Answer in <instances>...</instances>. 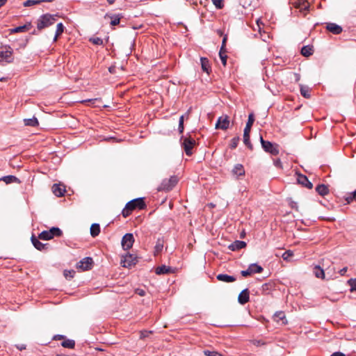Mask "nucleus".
<instances>
[{"label": "nucleus", "mask_w": 356, "mask_h": 356, "mask_svg": "<svg viewBox=\"0 0 356 356\" xmlns=\"http://www.w3.org/2000/svg\"><path fill=\"white\" fill-rule=\"evenodd\" d=\"M109 4H113L115 2V0H107Z\"/></svg>", "instance_id": "63"}, {"label": "nucleus", "mask_w": 356, "mask_h": 356, "mask_svg": "<svg viewBox=\"0 0 356 356\" xmlns=\"http://www.w3.org/2000/svg\"><path fill=\"white\" fill-rule=\"evenodd\" d=\"M24 124L29 127H36L39 124L38 120L35 117L24 120Z\"/></svg>", "instance_id": "33"}, {"label": "nucleus", "mask_w": 356, "mask_h": 356, "mask_svg": "<svg viewBox=\"0 0 356 356\" xmlns=\"http://www.w3.org/2000/svg\"><path fill=\"white\" fill-rule=\"evenodd\" d=\"M273 164L277 168H282V163L280 159H274Z\"/></svg>", "instance_id": "48"}, {"label": "nucleus", "mask_w": 356, "mask_h": 356, "mask_svg": "<svg viewBox=\"0 0 356 356\" xmlns=\"http://www.w3.org/2000/svg\"><path fill=\"white\" fill-rule=\"evenodd\" d=\"M297 181L298 184H301L302 186H303L309 189H312L313 187L312 183L311 181H309V180L307 177V176H305L304 175H302V174L298 175Z\"/></svg>", "instance_id": "15"}, {"label": "nucleus", "mask_w": 356, "mask_h": 356, "mask_svg": "<svg viewBox=\"0 0 356 356\" xmlns=\"http://www.w3.org/2000/svg\"><path fill=\"white\" fill-rule=\"evenodd\" d=\"M38 238L41 239V240H44V241H47V240H50L51 239V235L50 234V232L49 230H44V231H42L39 235H38Z\"/></svg>", "instance_id": "36"}, {"label": "nucleus", "mask_w": 356, "mask_h": 356, "mask_svg": "<svg viewBox=\"0 0 356 356\" xmlns=\"http://www.w3.org/2000/svg\"><path fill=\"white\" fill-rule=\"evenodd\" d=\"M295 77H296L295 80H296V82H298V81H300V74H295Z\"/></svg>", "instance_id": "58"}, {"label": "nucleus", "mask_w": 356, "mask_h": 356, "mask_svg": "<svg viewBox=\"0 0 356 356\" xmlns=\"http://www.w3.org/2000/svg\"><path fill=\"white\" fill-rule=\"evenodd\" d=\"M276 317L278 318L279 320L284 321L285 320L284 313L282 312H277L275 314Z\"/></svg>", "instance_id": "50"}, {"label": "nucleus", "mask_w": 356, "mask_h": 356, "mask_svg": "<svg viewBox=\"0 0 356 356\" xmlns=\"http://www.w3.org/2000/svg\"><path fill=\"white\" fill-rule=\"evenodd\" d=\"M229 126V120L227 115L219 117L216 124V129L226 130Z\"/></svg>", "instance_id": "12"}, {"label": "nucleus", "mask_w": 356, "mask_h": 356, "mask_svg": "<svg viewBox=\"0 0 356 356\" xmlns=\"http://www.w3.org/2000/svg\"><path fill=\"white\" fill-rule=\"evenodd\" d=\"M108 71L111 72V73H114L115 72V67H110L108 68Z\"/></svg>", "instance_id": "59"}, {"label": "nucleus", "mask_w": 356, "mask_h": 356, "mask_svg": "<svg viewBox=\"0 0 356 356\" xmlns=\"http://www.w3.org/2000/svg\"><path fill=\"white\" fill-rule=\"evenodd\" d=\"M347 270H348V268L347 267H344L342 269H341L339 270V273L341 275H344L345 273L347 272Z\"/></svg>", "instance_id": "56"}, {"label": "nucleus", "mask_w": 356, "mask_h": 356, "mask_svg": "<svg viewBox=\"0 0 356 356\" xmlns=\"http://www.w3.org/2000/svg\"><path fill=\"white\" fill-rule=\"evenodd\" d=\"M56 356H69V355H57Z\"/></svg>", "instance_id": "64"}, {"label": "nucleus", "mask_w": 356, "mask_h": 356, "mask_svg": "<svg viewBox=\"0 0 356 356\" xmlns=\"http://www.w3.org/2000/svg\"><path fill=\"white\" fill-rule=\"evenodd\" d=\"M204 354L207 356H223L221 353L215 350H204Z\"/></svg>", "instance_id": "43"}, {"label": "nucleus", "mask_w": 356, "mask_h": 356, "mask_svg": "<svg viewBox=\"0 0 356 356\" xmlns=\"http://www.w3.org/2000/svg\"><path fill=\"white\" fill-rule=\"evenodd\" d=\"M232 173L233 175L236 176L237 179L240 177H243L245 174L243 165L240 163L236 164L232 170Z\"/></svg>", "instance_id": "14"}, {"label": "nucleus", "mask_w": 356, "mask_h": 356, "mask_svg": "<svg viewBox=\"0 0 356 356\" xmlns=\"http://www.w3.org/2000/svg\"><path fill=\"white\" fill-rule=\"evenodd\" d=\"M348 284L350 287V291H356V278H350L348 281Z\"/></svg>", "instance_id": "39"}, {"label": "nucleus", "mask_w": 356, "mask_h": 356, "mask_svg": "<svg viewBox=\"0 0 356 356\" xmlns=\"http://www.w3.org/2000/svg\"><path fill=\"white\" fill-rule=\"evenodd\" d=\"M177 182V177L176 176H171L169 179H165L162 181L158 187V191H170L175 186Z\"/></svg>", "instance_id": "5"}, {"label": "nucleus", "mask_w": 356, "mask_h": 356, "mask_svg": "<svg viewBox=\"0 0 356 356\" xmlns=\"http://www.w3.org/2000/svg\"><path fill=\"white\" fill-rule=\"evenodd\" d=\"M250 300V292L248 289H243L238 295V301L241 305H245Z\"/></svg>", "instance_id": "13"}, {"label": "nucleus", "mask_w": 356, "mask_h": 356, "mask_svg": "<svg viewBox=\"0 0 356 356\" xmlns=\"http://www.w3.org/2000/svg\"><path fill=\"white\" fill-rule=\"evenodd\" d=\"M264 268L257 264H251L249 265L248 269L241 271V274L243 277H248L254 273H261Z\"/></svg>", "instance_id": "7"}, {"label": "nucleus", "mask_w": 356, "mask_h": 356, "mask_svg": "<svg viewBox=\"0 0 356 356\" xmlns=\"http://www.w3.org/2000/svg\"><path fill=\"white\" fill-rule=\"evenodd\" d=\"M95 99H86V100H83L81 101L82 103H85V102H92V101H95Z\"/></svg>", "instance_id": "62"}, {"label": "nucleus", "mask_w": 356, "mask_h": 356, "mask_svg": "<svg viewBox=\"0 0 356 356\" xmlns=\"http://www.w3.org/2000/svg\"><path fill=\"white\" fill-rule=\"evenodd\" d=\"M137 263V257L131 254H127L121 259L123 267L129 268Z\"/></svg>", "instance_id": "9"}, {"label": "nucleus", "mask_w": 356, "mask_h": 356, "mask_svg": "<svg viewBox=\"0 0 356 356\" xmlns=\"http://www.w3.org/2000/svg\"><path fill=\"white\" fill-rule=\"evenodd\" d=\"M260 142L262 148L266 152H268L273 156H276L279 154L280 151L277 144L264 140L261 136H260Z\"/></svg>", "instance_id": "4"}, {"label": "nucleus", "mask_w": 356, "mask_h": 356, "mask_svg": "<svg viewBox=\"0 0 356 356\" xmlns=\"http://www.w3.org/2000/svg\"><path fill=\"white\" fill-rule=\"evenodd\" d=\"M227 40V35H225L223 37V39H222V46L220 47V51H226L225 46H226Z\"/></svg>", "instance_id": "49"}, {"label": "nucleus", "mask_w": 356, "mask_h": 356, "mask_svg": "<svg viewBox=\"0 0 356 356\" xmlns=\"http://www.w3.org/2000/svg\"><path fill=\"white\" fill-rule=\"evenodd\" d=\"M330 356H346V355L341 352L337 351L333 353Z\"/></svg>", "instance_id": "54"}, {"label": "nucleus", "mask_w": 356, "mask_h": 356, "mask_svg": "<svg viewBox=\"0 0 356 356\" xmlns=\"http://www.w3.org/2000/svg\"><path fill=\"white\" fill-rule=\"evenodd\" d=\"M246 246V243L243 241H235L229 245V249L232 251L239 250Z\"/></svg>", "instance_id": "21"}, {"label": "nucleus", "mask_w": 356, "mask_h": 356, "mask_svg": "<svg viewBox=\"0 0 356 356\" xmlns=\"http://www.w3.org/2000/svg\"><path fill=\"white\" fill-rule=\"evenodd\" d=\"M100 233V226L98 223H93L90 227V234L92 237L97 236Z\"/></svg>", "instance_id": "29"}, {"label": "nucleus", "mask_w": 356, "mask_h": 356, "mask_svg": "<svg viewBox=\"0 0 356 356\" xmlns=\"http://www.w3.org/2000/svg\"><path fill=\"white\" fill-rule=\"evenodd\" d=\"M56 15L46 13L42 15L37 20V29L41 31L54 24L56 21Z\"/></svg>", "instance_id": "2"}, {"label": "nucleus", "mask_w": 356, "mask_h": 356, "mask_svg": "<svg viewBox=\"0 0 356 356\" xmlns=\"http://www.w3.org/2000/svg\"><path fill=\"white\" fill-rule=\"evenodd\" d=\"M4 181L6 184L11 183H20L19 179L14 175H7L2 177L0 178V181Z\"/></svg>", "instance_id": "24"}, {"label": "nucleus", "mask_w": 356, "mask_h": 356, "mask_svg": "<svg viewBox=\"0 0 356 356\" xmlns=\"http://www.w3.org/2000/svg\"><path fill=\"white\" fill-rule=\"evenodd\" d=\"M64 29H65V27H64L63 23L60 22L57 24L56 33H55V35L54 38V42L57 41L59 35H60L63 33Z\"/></svg>", "instance_id": "34"}, {"label": "nucleus", "mask_w": 356, "mask_h": 356, "mask_svg": "<svg viewBox=\"0 0 356 356\" xmlns=\"http://www.w3.org/2000/svg\"><path fill=\"white\" fill-rule=\"evenodd\" d=\"M134 237L133 234L127 233L124 234L122 238L121 244L123 250H128L132 248L134 243Z\"/></svg>", "instance_id": "8"}, {"label": "nucleus", "mask_w": 356, "mask_h": 356, "mask_svg": "<svg viewBox=\"0 0 356 356\" xmlns=\"http://www.w3.org/2000/svg\"><path fill=\"white\" fill-rule=\"evenodd\" d=\"M6 1H7V0H0V7L3 6Z\"/></svg>", "instance_id": "60"}, {"label": "nucleus", "mask_w": 356, "mask_h": 356, "mask_svg": "<svg viewBox=\"0 0 356 356\" xmlns=\"http://www.w3.org/2000/svg\"><path fill=\"white\" fill-rule=\"evenodd\" d=\"M218 280L223 282L230 283L236 281V277L227 274H218L216 276Z\"/></svg>", "instance_id": "22"}, {"label": "nucleus", "mask_w": 356, "mask_h": 356, "mask_svg": "<svg viewBox=\"0 0 356 356\" xmlns=\"http://www.w3.org/2000/svg\"><path fill=\"white\" fill-rule=\"evenodd\" d=\"M164 240L163 238H159L154 246V255L159 254L163 248Z\"/></svg>", "instance_id": "27"}, {"label": "nucleus", "mask_w": 356, "mask_h": 356, "mask_svg": "<svg viewBox=\"0 0 356 356\" xmlns=\"http://www.w3.org/2000/svg\"><path fill=\"white\" fill-rule=\"evenodd\" d=\"M106 17H109L111 19V21L110 23L111 26H116V25L119 24L120 19L122 16L121 15H108V14H106Z\"/></svg>", "instance_id": "30"}, {"label": "nucleus", "mask_w": 356, "mask_h": 356, "mask_svg": "<svg viewBox=\"0 0 356 356\" xmlns=\"http://www.w3.org/2000/svg\"><path fill=\"white\" fill-rule=\"evenodd\" d=\"M40 238L38 237H35L34 235L31 236V242L33 245L38 250L42 251L46 249L47 243H42L39 241Z\"/></svg>", "instance_id": "19"}, {"label": "nucleus", "mask_w": 356, "mask_h": 356, "mask_svg": "<svg viewBox=\"0 0 356 356\" xmlns=\"http://www.w3.org/2000/svg\"><path fill=\"white\" fill-rule=\"evenodd\" d=\"M32 27V24L31 22H27L23 26H19L13 29H10V33H24L29 31Z\"/></svg>", "instance_id": "16"}, {"label": "nucleus", "mask_w": 356, "mask_h": 356, "mask_svg": "<svg viewBox=\"0 0 356 356\" xmlns=\"http://www.w3.org/2000/svg\"><path fill=\"white\" fill-rule=\"evenodd\" d=\"M175 271L173 268L165 265L158 266L155 270V273L156 275L170 274L173 273Z\"/></svg>", "instance_id": "20"}, {"label": "nucleus", "mask_w": 356, "mask_h": 356, "mask_svg": "<svg viewBox=\"0 0 356 356\" xmlns=\"http://www.w3.org/2000/svg\"><path fill=\"white\" fill-rule=\"evenodd\" d=\"M93 260L92 257H86L81 259L76 265L77 268H81L82 270H90L92 267Z\"/></svg>", "instance_id": "10"}, {"label": "nucleus", "mask_w": 356, "mask_h": 356, "mask_svg": "<svg viewBox=\"0 0 356 356\" xmlns=\"http://www.w3.org/2000/svg\"><path fill=\"white\" fill-rule=\"evenodd\" d=\"M89 41L96 45H103L104 44L103 40L98 37L91 38L89 39Z\"/></svg>", "instance_id": "40"}, {"label": "nucleus", "mask_w": 356, "mask_h": 356, "mask_svg": "<svg viewBox=\"0 0 356 356\" xmlns=\"http://www.w3.org/2000/svg\"><path fill=\"white\" fill-rule=\"evenodd\" d=\"M200 62L202 70L207 74H209V72L211 71L209 60L207 58L202 57L200 58Z\"/></svg>", "instance_id": "25"}, {"label": "nucleus", "mask_w": 356, "mask_h": 356, "mask_svg": "<svg viewBox=\"0 0 356 356\" xmlns=\"http://www.w3.org/2000/svg\"><path fill=\"white\" fill-rule=\"evenodd\" d=\"M16 348L19 350H23L26 349V345H24V344L16 345Z\"/></svg>", "instance_id": "55"}, {"label": "nucleus", "mask_w": 356, "mask_h": 356, "mask_svg": "<svg viewBox=\"0 0 356 356\" xmlns=\"http://www.w3.org/2000/svg\"><path fill=\"white\" fill-rule=\"evenodd\" d=\"M308 7H309V6H308V5L304 3L302 4V7H300V9H301V10L302 9V10H307V9H308Z\"/></svg>", "instance_id": "57"}, {"label": "nucleus", "mask_w": 356, "mask_h": 356, "mask_svg": "<svg viewBox=\"0 0 356 356\" xmlns=\"http://www.w3.org/2000/svg\"><path fill=\"white\" fill-rule=\"evenodd\" d=\"M219 56L221 60V62L224 66L227 64V56L226 55V51H219Z\"/></svg>", "instance_id": "38"}, {"label": "nucleus", "mask_w": 356, "mask_h": 356, "mask_svg": "<svg viewBox=\"0 0 356 356\" xmlns=\"http://www.w3.org/2000/svg\"><path fill=\"white\" fill-rule=\"evenodd\" d=\"M313 273L315 275V276L318 278L324 279L325 277L324 270L319 266H316L314 268Z\"/></svg>", "instance_id": "31"}, {"label": "nucleus", "mask_w": 356, "mask_h": 356, "mask_svg": "<svg viewBox=\"0 0 356 356\" xmlns=\"http://www.w3.org/2000/svg\"><path fill=\"white\" fill-rule=\"evenodd\" d=\"M39 3H40V0H26L23 3V5L25 7H29Z\"/></svg>", "instance_id": "44"}, {"label": "nucleus", "mask_w": 356, "mask_h": 356, "mask_svg": "<svg viewBox=\"0 0 356 356\" xmlns=\"http://www.w3.org/2000/svg\"><path fill=\"white\" fill-rule=\"evenodd\" d=\"M316 191L318 195L321 196H325L329 193V188L327 185L325 184H318L316 187Z\"/></svg>", "instance_id": "26"}, {"label": "nucleus", "mask_w": 356, "mask_h": 356, "mask_svg": "<svg viewBox=\"0 0 356 356\" xmlns=\"http://www.w3.org/2000/svg\"><path fill=\"white\" fill-rule=\"evenodd\" d=\"M146 207V204L144 200V197H138L128 202L122 211V215L123 217H128L131 212L138 209L139 210L144 209Z\"/></svg>", "instance_id": "1"}, {"label": "nucleus", "mask_w": 356, "mask_h": 356, "mask_svg": "<svg viewBox=\"0 0 356 356\" xmlns=\"http://www.w3.org/2000/svg\"><path fill=\"white\" fill-rule=\"evenodd\" d=\"M254 344L256 345L257 346H262V345H264L265 343L263 342L261 340H255L254 341Z\"/></svg>", "instance_id": "53"}, {"label": "nucleus", "mask_w": 356, "mask_h": 356, "mask_svg": "<svg viewBox=\"0 0 356 356\" xmlns=\"http://www.w3.org/2000/svg\"><path fill=\"white\" fill-rule=\"evenodd\" d=\"M254 121V116L253 113H250L248 115V120L246 123L245 127L243 131V143L244 144L249 148L250 149H252L253 147L252 143H250V132L251 130V127Z\"/></svg>", "instance_id": "3"}, {"label": "nucleus", "mask_w": 356, "mask_h": 356, "mask_svg": "<svg viewBox=\"0 0 356 356\" xmlns=\"http://www.w3.org/2000/svg\"><path fill=\"white\" fill-rule=\"evenodd\" d=\"M293 256V252L291 250H286L285 251L282 255V257L284 261H289V259Z\"/></svg>", "instance_id": "41"}, {"label": "nucleus", "mask_w": 356, "mask_h": 356, "mask_svg": "<svg viewBox=\"0 0 356 356\" xmlns=\"http://www.w3.org/2000/svg\"><path fill=\"white\" fill-rule=\"evenodd\" d=\"M239 140H240V138L238 136L233 138L231 140V142H230V144H229L230 148L232 149H235L237 147Z\"/></svg>", "instance_id": "42"}, {"label": "nucleus", "mask_w": 356, "mask_h": 356, "mask_svg": "<svg viewBox=\"0 0 356 356\" xmlns=\"http://www.w3.org/2000/svg\"><path fill=\"white\" fill-rule=\"evenodd\" d=\"M301 54L305 57H308L313 54V48L309 45L303 46L301 49Z\"/></svg>", "instance_id": "28"}, {"label": "nucleus", "mask_w": 356, "mask_h": 356, "mask_svg": "<svg viewBox=\"0 0 356 356\" xmlns=\"http://www.w3.org/2000/svg\"><path fill=\"white\" fill-rule=\"evenodd\" d=\"M135 292L136 294H138L140 296H145V293H146L145 291L142 289H136L135 290Z\"/></svg>", "instance_id": "51"}, {"label": "nucleus", "mask_w": 356, "mask_h": 356, "mask_svg": "<svg viewBox=\"0 0 356 356\" xmlns=\"http://www.w3.org/2000/svg\"><path fill=\"white\" fill-rule=\"evenodd\" d=\"M74 275H75V271L74 270L64 271V275H65V278H67V279L73 278Z\"/></svg>", "instance_id": "47"}, {"label": "nucleus", "mask_w": 356, "mask_h": 356, "mask_svg": "<svg viewBox=\"0 0 356 356\" xmlns=\"http://www.w3.org/2000/svg\"><path fill=\"white\" fill-rule=\"evenodd\" d=\"M53 339L54 340L63 339V341H64L66 339V337H65V336L62 335V334H57V335H55Z\"/></svg>", "instance_id": "52"}, {"label": "nucleus", "mask_w": 356, "mask_h": 356, "mask_svg": "<svg viewBox=\"0 0 356 356\" xmlns=\"http://www.w3.org/2000/svg\"><path fill=\"white\" fill-rule=\"evenodd\" d=\"M300 92L302 97L309 99L311 97V88L305 85L300 84Z\"/></svg>", "instance_id": "23"}, {"label": "nucleus", "mask_w": 356, "mask_h": 356, "mask_svg": "<svg viewBox=\"0 0 356 356\" xmlns=\"http://www.w3.org/2000/svg\"><path fill=\"white\" fill-rule=\"evenodd\" d=\"M61 346L66 348L73 349L75 347V341L73 339H65L61 343Z\"/></svg>", "instance_id": "32"}, {"label": "nucleus", "mask_w": 356, "mask_h": 356, "mask_svg": "<svg viewBox=\"0 0 356 356\" xmlns=\"http://www.w3.org/2000/svg\"><path fill=\"white\" fill-rule=\"evenodd\" d=\"M211 1L217 9H222L224 7L222 0H211Z\"/></svg>", "instance_id": "46"}, {"label": "nucleus", "mask_w": 356, "mask_h": 356, "mask_svg": "<svg viewBox=\"0 0 356 356\" xmlns=\"http://www.w3.org/2000/svg\"><path fill=\"white\" fill-rule=\"evenodd\" d=\"M65 191V187L63 185L54 184L52 186V192L57 197L63 196Z\"/></svg>", "instance_id": "17"}, {"label": "nucleus", "mask_w": 356, "mask_h": 356, "mask_svg": "<svg viewBox=\"0 0 356 356\" xmlns=\"http://www.w3.org/2000/svg\"><path fill=\"white\" fill-rule=\"evenodd\" d=\"M184 115H181L179 118V126H178V130L180 134H182L184 132Z\"/></svg>", "instance_id": "45"}, {"label": "nucleus", "mask_w": 356, "mask_h": 356, "mask_svg": "<svg viewBox=\"0 0 356 356\" xmlns=\"http://www.w3.org/2000/svg\"><path fill=\"white\" fill-rule=\"evenodd\" d=\"M54 1V0H40V3H42V2H52Z\"/></svg>", "instance_id": "61"}, {"label": "nucleus", "mask_w": 356, "mask_h": 356, "mask_svg": "<svg viewBox=\"0 0 356 356\" xmlns=\"http://www.w3.org/2000/svg\"><path fill=\"white\" fill-rule=\"evenodd\" d=\"M326 29L327 31L335 35L340 34L343 31L341 26L334 23L327 24Z\"/></svg>", "instance_id": "18"}, {"label": "nucleus", "mask_w": 356, "mask_h": 356, "mask_svg": "<svg viewBox=\"0 0 356 356\" xmlns=\"http://www.w3.org/2000/svg\"><path fill=\"white\" fill-rule=\"evenodd\" d=\"M345 201L347 204H350L353 201L356 202V190L352 193H348L345 197Z\"/></svg>", "instance_id": "35"}, {"label": "nucleus", "mask_w": 356, "mask_h": 356, "mask_svg": "<svg viewBox=\"0 0 356 356\" xmlns=\"http://www.w3.org/2000/svg\"><path fill=\"white\" fill-rule=\"evenodd\" d=\"M181 146L184 149V152L187 156H191L193 154V148L195 145V140L191 136H181Z\"/></svg>", "instance_id": "6"}, {"label": "nucleus", "mask_w": 356, "mask_h": 356, "mask_svg": "<svg viewBox=\"0 0 356 356\" xmlns=\"http://www.w3.org/2000/svg\"><path fill=\"white\" fill-rule=\"evenodd\" d=\"M9 50L0 51V63H10L13 61V50L9 47Z\"/></svg>", "instance_id": "11"}, {"label": "nucleus", "mask_w": 356, "mask_h": 356, "mask_svg": "<svg viewBox=\"0 0 356 356\" xmlns=\"http://www.w3.org/2000/svg\"><path fill=\"white\" fill-rule=\"evenodd\" d=\"M50 234L51 235V238H53L54 236H60L63 234V232L58 227H51L49 230Z\"/></svg>", "instance_id": "37"}]
</instances>
